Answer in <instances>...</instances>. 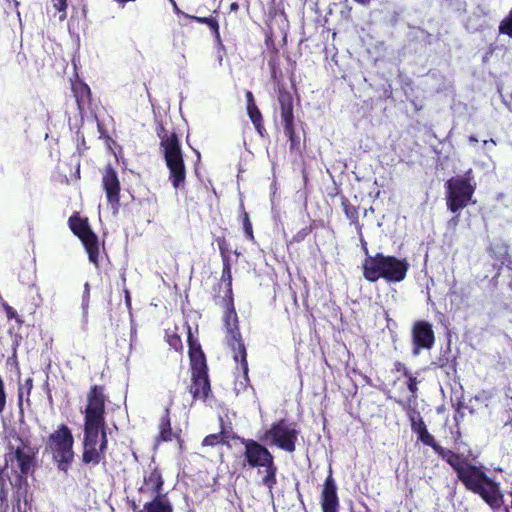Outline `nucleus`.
Instances as JSON below:
<instances>
[{
  "label": "nucleus",
  "mask_w": 512,
  "mask_h": 512,
  "mask_svg": "<svg viewBox=\"0 0 512 512\" xmlns=\"http://www.w3.org/2000/svg\"><path fill=\"white\" fill-rule=\"evenodd\" d=\"M450 355L451 350L448 348L445 352L439 355L435 362L439 368L445 369L447 374L450 372H456L455 358L451 359Z\"/></svg>",
  "instance_id": "cd10ccee"
},
{
  "label": "nucleus",
  "mask_w": 512,
  "mask_h": 512,
  "mask_svg": "<svg viewBox=\"0 0 512 512\" xmlns=\"http://www.w3.org/2000/svg\"><path fill=\"white\" fill-rule=\"evenodd\" d=\"M444 186L447 209L452 213L460 212L471 203L476 190L472 169L466 171L463 176L451 177Z\"/></svg>",
  "instance_id": "1a4fd4ad"
},
{
  "label": "nucleus",
  "mask_w": 512,
  "mask_h": 512,
  "mask_svg": "<svg viewBox=\"0 0 512 512\" xmlns=\"http://www.w3.org/2000/svg\"><path fill=\"white\" fill-rule=\"evenodd\" d=\"M53 7L59 13V20L64 21L67 18V8L68 1L67 0H52Z\"/></svg>",
  "instance_id": "473e14b6"
},
{
  "label": "nucleus",
  "mask_w": 512,
  "mask_h": 512,
  "mask_svg": "<svg viewBox=\"0 0 512 512\" xmlns=\"http://www.w3.org/2000/svg\"><path fill=\"white\" fill-rule=\"evenodd\" d=\"M354 1L361 5H368L371 2V0H354Z\"/></svg>",
  "instance_id": "8fccbe9b"
},
{
  "label": "nucleus",
  "mask_w": 512,
  "mask_h": 512,
  "mask_svg": "<svg viewBox=\"0 0 512 512\" xmlns=\"http://www.w3.org/2000/svg\"><path fill=\"white\" fill-rule=\"evenodd\" d=\"M320 504L322 512H338L339 510L337 485L331 472L324 481L320 495Z\"/></svg>",
  "instance_id": "dca6fc26"
},
{
  "label": "nucleus",
  "mask_w": 512,
  "mask_h": 512,
  "mask_svg": "<svg viewBox=\"0 0 512 512\" xmlns=\"http://www.w3.org/2000/svg\"><path fill=\"white\" fill-rule=\"evenodd\" d=\"M171 404L167 405L164 409V413L161 416L158 424V434L155 437V443L160 444L162 442H171L176 439L178 442H182L180 432H174L171 426Z\"/></svg>",
  "instance_id": "f3484780"
},
{
  "label": "nucleus",
  "mask_w": 512,
  "mask_h": 512,
  "mask_svg": "<svg viewBox=\"0 0 512 512\" xmlns=\"http://www.w3.org/2000/svg\"><path fill=\"white\" fill-rule=\"evenodd\" d=\"M277 70H278V68H277V67H275V68H270V71H271V77H272L273 79H276V78H277Z\"/></svg>",
  "instance_id": "de8ad7c7"
},
{
  "label": "nucleus",
  "mask_w": 512,
  "mask_h": 512,
  "mask_svg": "<svg viewBox=\"0 0 512 512\" xmlns=\"http://www.w3.org/2000/svg\"><path fill=\"white\" fill-rule=\"evenodd\" d=\"M156 134L160 139V148L168 169V179L174 189H182L186 183V166L184 154L178 135L169 132L162 123L156 127Z\"/></svg>",
  "instance_id": "423d86ee"
},
{
  "label": "nucleus",
  "mask_w": 512,
  "mask_h": 512,
  "mask_svg": "<svg viewBox=\"0 0 512 512\" xmlns=\"http://www.w3.org/2000/svg\"><path fill=\"white\" fill-rule=\"evenodd\" d=\"M454 216L448 221L450 227H456L460 221V212L453 213Z\"/></svg>",
  "instance_id": "37998d69"
},
{
  "label": "nucleus",
  "mask_w": 512,
  "mask_h": 512,
  "mask_svg": "<svg viewBox=\"0 0 512 512\" xmlns=\"http://www.w3.org/2000/svg\"><path fill=\"white\" fill-rule=\"evenodd\" d=\"M238 8H239V6L235 2L230 5V10L231 11H236V10H238Z\"/></svg>",
  "instance_id": "3c124183"
},
{
  "label": "nucleus",
  "mask_w": 512,
  "mask_h": 512,
  "mask_svg": "<svg viewBox=\"0 0 512 512\" xmlns=\"http://www.w3.org/2000/svg\"><path fill=\"white\" fill-rule=\"evenodd\" d=\"M277 100L280 108V117L283 124L284 134L288 138L290 150L299 148L300 138L295 131V116L292 94L284 87L277 91Z\"/></svg>",
  "instance_id": "f8f14e48"
},
{
  "label": "nucleus",
  "mask_w": 512,
  "mask_h": 512,
  "mask_svg": "<svg viewBox=\"0 0 512 512\" xmlns=\"http://www.w3.org/2000/svg\"><path fill=\"white\" fill-rule=\"evenodd\" d=\"M470 142H478L477 138L474 136L469 137Z\"/></svg>",
  "instance_id": "864d4df0"
},
{
  "label": "nucleus",
  "mask_w": 512,
  "mask_h": 512,
  "mask_svg": "<svg viewBox=\"0 0 512 512\" xmlns=\"http://www.w3.org/2000/svg\"><path fill=\"white\" fill-rule=\"evenodd\" d=\"M408 269L409 264L406 259H398L381 252L366 257L362 262L363 277L371 283L381 278L387 282H401L405 279Z\"/></svg>",
  "instance_id": "0eeeda50"
},
{
  "label": "nucleus",
  "mask_w": 512,
  "mask_h": 512,
  "mask_svg": "<svg viewBox=\"0 0 512 512\" xmlns=\"http://www.w3.org/2000/svg\"><path fill=\"white\" fill-rule=\"evenodd\" d=\"M359 240H360V243H361V249H362L363 253L366 255V257L370 256L369 255L368 244H367L366 240L364 239L362 232H361V235H359Z\"/></svg>",
  "instance_id": "a19ab883"
},
{
  "label": "nucleus",
  "mask_w": 512,
  "mask_h": 512,
  "mask_svg": "<svg viewBox=\"0 0 512 512\" xmlns=\"http://www.w3.org/2000/svg\"><path fill=\"white\" fill-rule=\"evenodd\" d=\"M231 439L239 441L244 447L242 454L243 467L247 466L251 469H258V471L263 469L264 475L261 479V484L269 489V491H272L277 484L278 472V467L275 463V458L272 452L261 440L257 441L237 434H234Z\"/></svg>",
  "instance_id": "20e7f679"
},
{
  "label": "nucleus",
  "mask_w": 512,
  "mask_h": 512,
  "mask_svg": "<svg viewBox=\"0 0 512 512\" xmlns=\"http://www.w3.org/2000/svg\"><path fill=\"white\" fill-rule=\"evenodd\" d=\"M412 353L414 356L422 350H430L435 344V333L430 322L425 320L415 321L412 330Z\"/></svg>",
  "instance_id": "ddd939ff"
},
{
  "label": "nucleus",
  "mask_w": 512,
  "mask_h": 512,
  "mask_svg": "<svg viewBox=\"0 0 512 512\" xmlns=\"http://www.w3.org/2000/svg\"><path fill=\"white\" fill-rule=\"evenodd\" d=\"M341 206L345 216L350 222V225H353L356 228L358 235H361L363 224L360 223L359 220V206L353 205L345 196L341 197Z\"/></svg>",
  "instance_id": "b1692460"
},
{
  "label": "nucleus",
  "mask_w": 512,
  "mask_h": 512,
  "mask_svg": "<svg viewBox=\"0 0 512 512\" xmlns=\"http://www.w3.org/2000/svg\"><path fill=\"white\" fill-rule=\"evenodd\" d=\"M102 187L106 194L107 203L111 206L114 213L120 208V191L121 184L117 171L108 165L102 173Z\"/></svg>",
  "instance_id": "4468645a"
},
{
  "label": "nucleus",
  "mask_w": 512,
  "mask_h": 512,
  "mask_svg": "<svg viewBox=\"0 0 512 512\" xmlns=\"http://www.w3.org/2000/svg\"><path fill=\"white\" fill-rule=\"evenodd\" d=\"M402 409L410 422L412 432L417 435L418 441L431 447L453 469L457 480L466 490L480 496L492 510H499L504 504V495L500 483L487 475L485 467L472 463L461 453L441 446L428 431L416 406L406 403Z\"/></svg>",
  "instance_id": "f257e3e1"
},
{
  "label": "nucleus",
  "mask_w": 512,
  "mask_h": 512,
  "mask_svg": "<svg viewBox=\"0 0 512 512\" xmlns=\"http://www.w3.org/2000/svg\"><path fill=\"white\" fill-rule=\"evenodd\" d=\"M23 387L26 388V392H27V399H26V401L29 403L30 402L29 396H30L31 390L33 388V380H32V378H27L25 380V384H24Z\"/></svg>",
  "instance_id": "ea45409f"
},
{
  "label": "nucleus",
  "mask_w": 512,
  "mask_h": 512,
  "mask_svg": "<svg viewBox=\"0 0 512 512\" xmlns=\"http://www.w3.org/2000/svg\"><path fill=\"white\" fill-rule=\"evenodd\" d=\"M188 390L193 400L206 401L212 395L208 367L191 369V383Z\"/></svg>",
  "instance_id": "2eb2a0df"
},
{
  "label": "nucleus",
  "mask_w": 512,
  "mask_h": 512,
  "mask_svg": "<svg viewBox=\"0 0 512 512\" xmlns=\"http://www.w3.org/2000/svg\"><path fill=\"white\" fill-rule=\"evenodd\" d=\"M3 308L6 313L7 318L9 320L15 319V321L18 323L19 326H21L23 324V320L21 319V317L18 315L17 311L13 307H11L7 303H5L3 305Z\"/></svg>",
  "instance_id": "f704fd0d"
},
{
  "label": "nucleus",
  "mask_w": 512,
  "mask_h": 512,
  "mask_svg": "<svg viewBox=\"0 0 512 512\" xmlns=\"http://www.w3.org/2000/svg\"><path fill=\"white\" fill-rule=\"evenodd\" d=\"M13 481L9 471L0 468V512H9L8 483Z\"/></svg>",
  "instance_id": "a878e982"
},
{
  "label": "nucleus",
  "mask_w": 512,
  "mask_h": 512,
  "mask_svg": "<svg viewBox=\"0 0 512 512\" xmlns=\"http://www.w3.org/2000/svg\"><path fill=\"white\" fill-rule=\"evenodd\" d=\"M162 470L157 465L149 466V472L143 477V485L139 492H148L152 495L162 494L164 488Z\"/></svg>",
  "instance_id": "6ab92c4d"
},
{
  "label": "nucleus",
  "mask_w": 512,
  "mask_h": 512,
  "mask_svg": "<svg viewBox=\"0 0 512 512\" xmlns=\"http://www.w3.org/2000/svg\"><path fill=\"white\" fill-rule=\"evenodd\" d=\"M4 465L6 471L11 469L14 474L10 485L14 489L12 495L13 512H26L28 494V475L35 467L38 448L32 446L28 437L21 436L15 429L6 432Z\"/></svg>",
  "instance_id": "f03ea898"
},
{
  "label": "nucleus",
  "mask_w": 512,
  "mask_h": 512,
  "mask_svg": "<svg viewBox=\"0 0 512 512\" xmlns=\"http://www.w3.org/2000/svg\"><path fill=\"white\" fill-rule=\"evenodd\" d=\"M314 221L309 225L301 230H299L296 234L293 235L291 242L293 243H300L302 242L308 235L312 233V231L315 229Z\"/></svg>",
  "instance_id": "2f4dec72"
},
{
  "label": "nucleus",
  "mask_w": 512,
  "mask_h": 512,
  "mask_svg": "<svg viewBox=\"0 0 512 512\" xmlns=\"http://www.w3.org/2000/svg\"><path fill=\"white\" fill-rule=\"evenodd\" d=\"M23 396H24V387L20 386L18 389V407L21 412H23Z\"/></svg>",
  "instance_id": "79ce46f5"
},
{
  "label": "nucleus",
  "mask_w": 512,
  "mask_h": 512,
  "mask_svg": "<svg viewBox=\"0 0 512 512\" xmlns=\"http://www.w3.org/2000/svg\"><path fill=\"white\" fill-rule=\"evenodd\" d=\"M245 97H246V102H247V106H246L247 115H248L249 119L251 120L257 133L261 137H264L266 135V128L264 126V120H263L262 113L259 110V108L255 102L254 95L251 91L247 90L245 93Z\"/></svg>",
  "instance_id": "aec40b11"
},
{
  "label": "nucleus",
  "mask_w": 512,
  "mask_h": 512,
  "mask_svg": "<svg viewBox=\"0 0 512 512\" xmlns=\"http://www.w3.org/2000/svg\"><path fill=\"white\" fill-rule=\"evenodd\" d=\"M125 303L128 308H131V295L128 289L125 288Z\"/></svg>",
  "instance_id": "a18cd8bd"
},
{
  "label": "nucleus",
  "mask_w": 512,
  "mask_h": 512,
  "mask_svg": "<svg viewBox=\"0 0 512 512\" xmlns=\"http://www.w3.org/2000/svg\"><path fill=\"white\" fill-rule=\"evenodd\" d=\"M74 437L66 424H59L57 429L49 434L45 451L51 454L58 470L67 472L74 461Z\"/></svg>",
  "instance_id": "6e6552de"
},
{
  "label": "nucleus",
  "mask_w": 512,
  "mask_h": 512,
  "mask_svg": "<svg viewBox=\"0 0 512 512\" xmlns=\"http://www.w3.org/2000/svg\"><path fill=\"white\" fill-rule=\"evenodd\" d=\"M220 256L222 260V269L232 270V261L229 253Z\"/></svg>",
  "instance_id": "58836bf2"
},
{
  "label": "nucleus",
  "mask_w": 512,
  "mask_h": 512,
  "mask_svg": "<svg viewBox=\"0 0 512 512\" xmlns=\"http://www.w3.org/2000/svg\"><path fill=\"white\" fill-rule=\"evenodd\" d=\"M187 342L191 369L208 367L206 356L201 348L199 341L193 336L190 327H188Z\"/></svg>",
  "instance_id": "412c9836"
},
{
  "label": "nucleus",
  "mask_w": 512,
  "mask_h": 512,
  "mask_svg": "<svg viewBox=\"0 0 512 512\" xmlns=\"http://www.w3.org/2000/svg\"><path fill=\"white\" fill-rule=\"evenodd\" d=\"M221 283L225 284V294L222 297V304L226 311L224 323L226 327V342L233 351V359L239 363L243 372L245 385L250 382L248 372L247 351L238 326V316L234 306L232 289V270L222 269Z\"/></svg>",
  "instance_id": "7ed1b4c3"
},
{
  "label": "nucleus",
  "mask_w": 512,
  "mask_h": 512,
  "mask_svg": "<svg viewBox=\"0 0 512 512\" xmlns=\"http://www.w3.org/2000/svg\"><path fill=\"white\" fill-rule=\"evenodd\" d=\"M215 242L218 245L220 255L230 253L229 243L227 242L225 236L216 237Z\"/></svg>",
  "instance_id": "c9c22d12"
},
{
  "label": "nucleus",
  "mask_w": 512,
  "mask_h": 512,
  "mask_svg": "<svg viewBox=\"0 0 512 512\" xmlns=\"http://www.w3.org/2000/svg\"><path fill=\"white\" fill-rule=\"evenodd\" d=\"M499 33L507 35L512 39V9L499 24Z\"/></svg>",
  "instance_id": "7c9ffc66"
},
{
  "label": "nucleus",
  "mask_w": 512,
  "mask_h": 512,
  "mask_svg": "<svg viewBox=\"0 0 512 512\" xmlns=\"http://www.w3.org/2000/svg\"><path fill=\"white\" fill-rule=\"evenodd\" d=\"M71 90L80 112L90 106L92 99L88 84L80 79L73 80L71 81Z\"/></svg>",
  "instance_id": "4be33fe9"
},
{
  "label": "nucleus",
  "mask_w": 512,
  "mask_h": 512,
  "mask_svg": "<svg viewBox=\"0 0 512 512\" xmlns=\"http://www.w3.org/2000/svg\"><path fill=\"white\" fill-rule=\"evenodd\" d=\"M406 377V386H407V389L410 391L411 395L406 399V400H402V399H395V402L401 406V408H403L406 403H409V405H414L416 406V401H417V393H418V384L420 383V381L417 379L416 376H414L412 373H409L408 376H405Z\"/></svg>",
  "instance_id": "bb28decb"
},
{
  "label": "nucleus",
  "mask_w": 512,
  "mask_h": 512,
  "mask_svg": "<svg viewBox=\"0 0 512 512\" xmlns=\"http://www.w3.org/2000/svg\"><path fill=\"white\" fill-rule=\"evenodd\" d=\"M68 227L81 241L89 261L96 267L100 266V243L97 234L92 230L87 217H81L78 212L68 219Z\"/></svg>",
  "instance_id": "9b49d317"
},
{
  "label": "nucleus",
  "mask_w": 512,
  "mask_h": 512,
  "mask_svg": "<svg viewBox=\"0 0 512 512\" xmlns=\"http://www.w3.org/2000/svg\"><path fill=\"white\" fill-rule=\"evenodd\" d=\"M91 394H97L98 397H102L103 402V426L99 428V435H100V444L99 449L100 453H106V450L108 448V436H107V426H106V420H105V414H106V402L108 401V396L106 395V388L104 385H97L94 384L90 386L87 395H86V405H89V398Z\"/></svg>",
  "instance_id": "a211bd4d"
},
{
  "label": "nucleus",
  "mask_w": 512,
  "mask_h": 512,
  "mask_svg": "<svg viewBox=\"0 0 512 512\" xmlns=\"http://www.w3.org/2000/svg\"><path fill=\"white\" fill-rule=\"evenodd\" d=\"M130 507L132 508V510H133L134 512H138V510H140V509H139V507H138V505L135 503V501H132V502H131Z\"/></svg>",
  "instance_id": "09e8293b"
},
{
  "label": "nucleus",
  "mask_w": 512,
  "mask_h": 512,
  "mask_svg": "<svg viewBox=\"0 0 512 512\" xmlns=\"http://www.w3.org/2000/svg\"><path fill=\"white\" fill-rule=\"evenodd\" d=\"M227 438V433L223 430L220 431L219 433L209 434L202 440V446L214 447L218 444H222L226 445L227 447H230Z\"/></svg>",
  "instance_id": "c85d7f7f"
},
{
  "label": "nucleus",
  "mask_w": 512,
  "mask_h": 512,
  "mask_svg": "<svg viewBox=\"0 0 512 512\" xmlns=\"http://www.w3.org/2000/svg\"><path fill=\"white\" fill-rule=\"evenodd\" d=\"M138 512H174V508L167 493H162L155 494L152 500L146 502L143 509Z\"/></svg>",
  "instance_id": "5701e85b"
},
{
  "label": "nucleus",
  "mask_w": 512,
  "mask_h": 512,
  "mask_svg": "<svg viewBox=\"0 0 512 512\" xmlns=\"http://www.w3.org/2000/svg\"><path fill=\"white\" fill-rule=\"evenodd\" d=\"M190 18L199 23V24H205L209 27V29L212 32V35L214 37L215 43L219 50L225 51V46L222 42L220 30H219V23L217 19L213 16L209 17H198V16H190Z\"/></svg>",
  "instance_id": "393cba45"
},
{
  "label": "nucleus",
  "mask_w": 512,
  "mask_h": 512,
  "mask_svg": "<svg viewBox=\"0 0 512 512\" xmlns=\"http://www.w3.org/2000/svg\"><path fill=\"white\" fill-rule=\"evenodd\" d=\"M299 435L298 424L282 418L273 422L270 428L259 437V440L267 442L286 453L293 454L296 451Z\"/></svg>",
  "instance_id": "9d476101"
},
{
  "label": "nucleus",
  "mask_w": 512,
  "mask_h": 512,
  "mask_svg": "<svg viewBox=\"0 0 512 512\" xmlns=\"http://www.w3.org/2000/svg\"><path fill=\"white\" fill-rule=\"evenodd\" d=\"M102 397L91 394L89 405L85 406L84 415V437L82 462L84 464L98 465L105 459L104 453L97 448L99 428L103 426V402Z\"/></svg>",
  "instance_id": "39448f33"
},
{
  "label": "nucleus",
  "mask_w": 512,
  "mask_h": 512,
  "mask_svg": "<svg viewBox=\"0 0 512 512\" xmlns=\"http://www.w3.org/2000/svg\"><path fill=\"white\" fill-rule=\"evenodd\" d=\"M17 58H18V61H20V58H21L22 60H26V56H25V54H20V53H19V54L17 55Z\"/></svg>",
  "instance_id": "603ef678"
},
{
  "label": "nucleus",
  "mask_w": 512,
  "mask_h": 512,
  "mask_svg": "<svg viewBox=\"0 0 512 512\" xmlns=\"http://www.w3.org/2000/svg\"><path fill=\"white\" fill-rule=\"evenodd\" d=\"M465 408H466V406L462 401L457 402V405L455 408V414H454V421L456 423V426H458L460 421L464 418L465 414H464L463 409H465Z\"/></svg>",
  "instance_id": "e433bc0d"
},
{
  "label": "nucleus",
  "mask_w": 512,
  "mask_h": 512,
  "mask_svg": "<svg viewBox=\"0 0 512 512\" xmlns=\"http://www.w3.org/2000/svg\"><path fill=\"white\" fill-rule=\"evenodd\" d=\"M167 342H168L169 346L172 347L173 349H175L176 351H182L183 344H182V340L178 334L173 333V334L167 335Z\"/></svg>",
  "instance_id": "72a5a7b5"
},
{
  "label": "nucleus",
  "mask_w": 512,
  "mask_h": 512,
  "mask_svg": "<svg viewBox=\"0 0 512 512\" xmlns=\"http://www.w3.org/2000/svg\"><path fill=\"white\" fill-rule=\"evenodd\" d=\"M394 371L401 372L403 376H408V374L411 373L406 365L400 361L394 362Z\"/></svg>",
  "instance_id": "4c0bfd02"
},
{
  "label": "nucleus",
  "mask_w": 512,
  "mask_h": 512,
  "mask_svg": "<svg viewBox=\"0 0 512 512\" xmlns=\"http://www.w3.org/2000/svg\"><path fill=\"white\" fill-rule=\"evenodd\" d=\"M168 1L172 5L173 10H174L175 13H177V14L181 13V10L179 9V7H178V5H177L175 0H168Z\"/></svg>",
  "instance_id": "49530a36"
},
{
  "label": "nucleus",
  "mask_w": 512,
  "mask_h": 512,
  "mask_svg": "<svg viewBox=\"0 0 512 512\" xmlns=\"http://www.w3.org/2000/svg\"><path fill=\"white\" fill-rule=\"evenodd\" d=\"M278 49L277 48H274V57H272L269 61H268V65L270 68H275L278 66V63H277V56H278Z\"/></svg>",
  "instance_id": "c03bdc74"
},
{
  "label": "nucleus",
  "mask_w": 512,
  "mask_h": 512,
  "mask_svg": "<svg viewBox=\"0 0 512 512\" xmlns=\"http://www.w3.org/2000/svg\"><path fill=\"white\" fill-rule=\"evenodd\" d=\"M242 224L245 236L248 240L255 243V236L253 232V226L249 217V214L246 211H243L242 214Z\"/></svg>",
  "instance_id": "c756f323"
}]
</instances>
